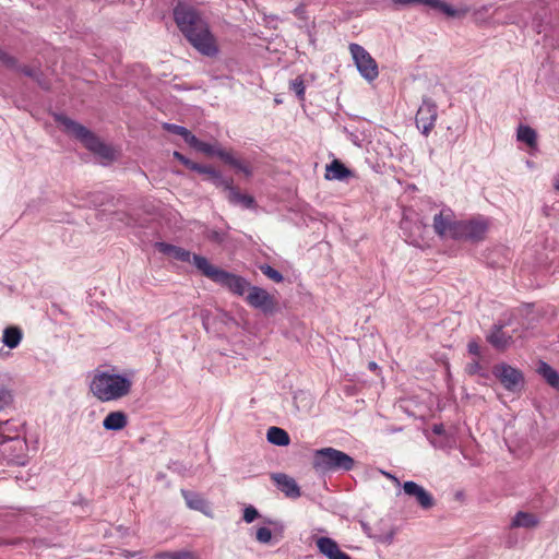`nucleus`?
Returning a JSON list of instances; mask_svg holds the SVG:
<instances>
[{"mask_svg":"<svg viewBox=\"0 0 559 559\" xmlns=\"http://www.w3.org/2000/svg\"><path fill=\"white\" fill-rule=\"evenodd\" d=\"M334 559H352L350 556H348L346 552L341 550L337 556H335Z\"/></svg>","mask_w":559,"mask_h":559,"instance_id":"3c124183","label":"nucleus"},{"mask_svg":"<svg viewBox=\"0 0 559 559\" xmlns=\"http://www.w3.org/2000/svg\"><path fill=\"white\" fill-rule=\"evenodd\" d=\"M155 247L159 252L182 262H193V257L195 255L189 250L166 242H156Z\"/></svg>","mask_w":559,"mask_h":559,"instance_id":"dca6fc26","label":"nucleus"},{"mask_svg":"<svg viewBox=\"0 0 559 559\" xmlns=\"http://www.w3.org/2000/svg\"><path fill=\"white\" fill-rule=\"evenodd\" d=\"M352 175V171L338 159L332 160L325 168V178L328 180H344Z\"/></svg>","mask_w":559,"mask_h":559,"instance_id":"a211bd4d","label":"nucleus"},{"mask_svg":"<svg viewBox=\"0 0 559 559\" xmlns=\"http://www.w3.org/2000/svg\"><path fill=\"white\" fill-rule=\"evenodd\" d=\"M290 90L295 92L300 100L305 99V84L301 78H297L290 82Z\"/></svg>","mask_w":559,"mask_h":559,"instance_id":"2f4dec72","label":"nucleus"},{"mask_svg":"<svg viewBox=\"0 0 559 559\" xmlns=\"http://www.w3.org/2000/svg\"><path fill=\"white\" fill-rule=\"evenodd\" d=\"M480 369V366L477 361H473L471 364H468L466 366V371L469 373V374H475L478 372V370Z\"/></svg>","mask_w":559,"mask_h":559,"instance_id":"a19ab883","label":"nucleus"},{"mask_svg":"<svg viewBox=\"0 0 559 559\" xmlns=\"http://www.w3.org/2000/svg\"><path fill=\"white\" fill-rule=\"evenodd\" d=\"M7 441H13L17 443L20 447H22V441L17 438H8L5 436H0V444L5 443Z\"/></svg>","mask_w":559,"mask_h":559,"instance_id":"79ce46f5","label":"nucleus"},{"mask_svg":"<svg viewBox=\"0 0 559 559\" xmlns=\"http://www.w3.org/2000/svg\"><path fill=\"white\" fill-rule=\"evenodd\" d=\"M205 237L212 242L222 243L225 240L226 235L222 231L211 229L206 231Z\"/></svg>","mask_w":559,"mask_h":559,"instance_id":"72a5a7b5","label":"nucleus"},{"mask_svg":"<svg viewBox=\"0 0 559 559\" xmlns=\"http://www.w3.org/2000/svg\"><path fill=\"white\" fill-rule=\"evenodd\" d=\"M349 51L355 61L359 73L369 82L373 81L378 74V64L370 53L358 44H350Z\"/></svg>","mask_w":559,"mask_h":559,"instance_id":"0eeeda50","label":"nucleus"},{"mask_svg":"<svg viewBox=\"0 0 559 559\" xmlns=\"http://www.w3.org/2000/svg\"><path fill=\"white\" fill-rule=\"evenodd\" d=\"M122 555L126 558H131V557H139L141 555V552L140 551L132 552V551H129V550H123Z\"/></svg>","mask_w":559,"mask_h":559,"instance_id":"8fccbe9b","label":"nucleus"},{"mask_svg":"<svg viewBox=\"0 0 559 559\" xmlns=\"http://www.w3.org/2000/svg\"><path fill=\"white\" fill-rule=\"evenodd\" d=\"M175 22L187 40L200 53L214 57L218 52L216 39L211 33L207 22L192 5L178 2L174 9Z\"/></svg>","mask_w":559,"mask_h":559,"instance_id":"f257e3e1","label":"nucleus"},{"mask_svg":"<svg viewBox=\"0 0 559 559\" xmlns=\"http://www.w3.org/2000/svg\"><path fill=\"white\" fill-rule=\"evenodd\" d=\"M394 530H391L389 533L386 534H383V535H379L377 536V540H379L380 543H383V544H386V545H390L392 542H393V538H394Z\"/></svg>","mask_w":559,"mask_h":559,"instance_id":"58836bf2","label":"nucleus"},{"mask_svg":"<svg viewBox=\"0 0 559 559\" xmlns=\"http://www.w3.org/2000/svg\"><path fill=\"white\" fill-rule=\"evenodd\" d=\"M488 230V223L481 217H476L469 221H460L457 239L480 241L485 238Z\"/></svg>","mask_w":559,"mask_h":559,"instance_id":"9b49d317","label":"nucleus"},{"mask_svg":"<svg viewBox=\"0 0 559 559\" xmlns=\"http://www.w3.org/2000/svg\"><path fill=\"white\" fill-rule=\"evenodd\" d=\"M417 1H418L417 3L425 4L430 8L437 9L450 17L461 19V17H464L469 11L467 7H462V8L455 9L442 0H417Z\"/></svg>","mask_w":559,"mask_h":559,"instance_id":"2eb2a0df","label":"nucleus"},{"mask_svg":"<svg viewBox=\"0 0 559 559\" xmlns=\"http://www.w3.org/2000/svg\"><path fill=\"white\" fill-rule=\"evenodd\" d=\"M266 437L270 443L281 447L288 445L290 441L288 433L278 427L269 428Z\"/></svg>","mask_w":559,"mask_h":559,"instance_id":"393cba45","label":"nucleus"},{"mask_svg":"<svg viewBox=\"0 0 559 559\" xmlns=\"http://www.w3.org/2000/svg\"><path fill=\"white\" fill-rule=\"evenodd\" d=\"M392 2L395 5H409V4H415L418 1L417 0H392Z\"/></svg>","mask_w":559,"mask_h":559,"instance_id":"37998d69","label":"nucleus"},{"mask_svg":"<svg viewBox=\"0 0 559 559\" xmlns=\"http://www.w3.org/2000/svg\"><path fill=\"white\" fill-rule=\"evenodd\" d=\"M56 121L59 122L68 133L80 140L87 150L99 156L102 159L110 162L115 158L114 150L102 142L96 134L84 126L63 115H56Z\"/></svg>","mask_w":559,"mask_h":559,"instance_id":"20e7f679","label":"nucleus"},{"mask_svg":"<svg viewBox=\"0 0 559 559\" xmlns=\"http://www.w3.org/2000/svg\"><path fill=\"white\" fill-rule=\"evenodd\" d=\"M133 372L96 371L90 384L93 395L102 402L120 400L130 394Z\"/></svg>","mask_w":559,"mask_h":559,"instance_id":"f03ea898","label":"nucleus"},{"mask_svg":"<svg viewBox=\"0 0 559 559\" xmlns=\"http://www.w3.org/2000/svg\"><path fill=\"white\" fill-rule=\"evenodd\" d=\"M190 146L195 151L202 152L209 156H218L224 163L234 167L238 171L243 173L247 177L251 176L252 174L250 167L247 164L236 158L230 152L223 150L218 144H209L200 141L197 136H194Z\"/></svg>","mask_w":559,"mask_h":559,"instance_id":"423d86ee","label":"nucleus"},{"mask_svg":"<svg viewBox=\"0 0 559 559\" xmlns=\"http://www.w3.org/2000/svg\"><path fill=\"white\" fill-rule=\"evenodd\" d=\"M435 431H436L437 433H440V432H441V428L436 427V428H435Z\"/></svg>","mask_w":559,"mask_h":559,"instance_id":"4d7b16f0","label":"nucleus"},{"mask_svg":"<svg viewBox=\"0 0 559 559\" xmlns=\"http://www.w3.org/2000/svg\"><path fill=\"white\" fill-rule=\"evenodd\" d=\"M537 372L547 381L549 385L559 390V373L547 362L539 361Z\"/></svg>","mask_w":559,"mask_h":559,"instance_id":"b1692460","label":"nucleus"},{"mask_svg":"<svg viewBox=\"0 0 559 559\" xmlns=\"http://www.w3.org/2000/svg\"><path fill=\"white\" fill-rule=\"evenodd\" d=\"M313 468L321 473L350 471L355 465L352 456L334 448H322L313 454Z\"/></svg>","mask_w":559,"mask_h":559,"instance_id":"39448f33","label":"nucleus"},{"mask_svg":"<svg viewBox=\"0 0 559 559\" xmlns=\"http://www.w3.org/2000/svg\"><path fill=\"white\" fill-rule=\"evenodd\" d=\"M0 61L9 68H14L16 66L15 58L10 56L8 52L3 51L1 48H0Z\"/></svg>","mask_w":559,"mask_h":559,"instance_id":"c9c22d12","label":"nucleus"},{"mask_svg":"<svg viewBox=\"0 0 559 559\" xmlns=\"http://www.w3.org/2000/svg\"><path fill=\"white\" fill-rule=\"evenodd\" d=\"M197 164H198V163H194V162H192V160H190V159H188V158H186V159H185V162H183V165H185L186 167L190 168L191 170H195V168H197Z\"/></svg>","mask_w":559,"mask_h":559,"instance_id":"a18cd8bd","label":"nucleus"},{"mask_svg":"<svg viewBox=\"0 0 559 559\" xmlns=\"http://www.w3.org/2000/svg\"><path fill=\"white\" fill-rule=\"evenodd\" d=\"M248 295L246 301L249 306L261 310L264 313H273L277 308V300L264 288L259 286H250L247 288Z\"/></svg>","mask_w":559,"mask_h":559,"instance_id":"6e6552de","label":"nucleus"},{"mask_svg":"<svg viewBox=\"0 0 559 559\" xmlns=\"http://www.w3.org/2000/svg\"><path fill=\"white\" fill-rule=\"evenodd\" d=\"M516 138L520 142L527 144L530 147L536 146V131L528 126H520L518 129Z\"/></svg>","mask_w":559,"mask_h":559,"instance_id":"cd10ccee","label":"nucleus"},{"mask_svg":"<svg viewBox=\"0 0 559 559\" xmlns=\"http://www.w3.org/2000/svg\"><path fill=\"white\" fill-rule=\"evenodd\" d=\"M22 73H24L26 76H29L34 80H38V75H39V70H36V69H33L31 67H21L19 69Z\"/></svg>","mask_w":559,"mask_h":559,"instance_id":"4c0bfd02","label":"nucleus"},{"mask_svg":"<svg viewBox=\"0 0 559 559\" xmlns=\"http://www.w3.org/2000/svg\"><path fill=\"white\" fill-rule=\"evenodd\" d=\"M193 264L205 277L237 296H242L249 287L250 283L245 277L211 264L210 261L202 255H194Z\"/></svg>","mask_w":559,"mask_h":559,"instance_id":"7ed1b4c3","label":"nucleus"},{"mask_svg":"<svg viewBox=\"0 0 559 559\" xmlns=\"http://www.w3.org/2000/svg\"><path fill=\"white\" fill-rule=\"evenodd\" d=\"M164 129L174 134H178V135L182 136L185 142L189 145L191 144V142L193 141V139L195 136L187 128L178 126V124L165 123Z\"/></svg>","mask_w":559,"mask_h":559,"instance_id":"c85d7f7f","label":"nucleus"},{"mask_svg":"<svg viewBox=\"0 0 559 559\" xmlns=\"http://www.w3.org/2000/svg\"><path fill=\"white\" fill-rule=\"evenodd\" d=\"M181 493L186 500L187 506L190 509L200 511L207 516L212 515L210 504L200 495L188 491V490H181Z\"/></svg>","mask_w":559,"mask_h":559,"instance_id":"f3484780","label":"nucleus"},{"mask_svg":"<svg viewBox=\"0 0 559 559\" xmlns=\"http://www.w3.org/2000/svg\"><path fill=\"white\" fill-rule=\"evenodd\" d=\"M228 191V200L234 204H241L243 207L250 209L254 205V199L251 195L242 194L238 189L233 187V181L229 180L228 187H223Z\"/></svg>","mask_w":559,"mask_h":559,"instance_id":"aec40b11","label":"nucleus"},{"mask_svg":"<svg viewBox=\"0 0 559 559\" xmlns=\"http://www.w3.org/2000/svg\"><path fill=\"white\" fill-rule=\"evenodd\" d=\"M258 516H259V513H258L257 509L252 506L247 507L243 511V520L247 523L253 522Z\"/></svg>","mask_w":559,"mask_h":559,"instance_id":"f704fd0d","label":"nucleus"},{"mask_svg":"<svg viewBox=\"0 0 559 559\" xmlns=\"http://www.w3.org/2000/svg\"><path fill=\"white\" fill-rule=\"evenodd\" d=\"M460 221H455L450 211H441L433 217V230L441 238L457 239Z\"/></svg>","mask_w":559,"mask_h":559,"instance_id":"9d476101","label":"nucleus"},{"mask_svg":"<svg viewBox=\"0 0 559 559\" xmlns=\"http://www.w3.org/2000/svg\"><path fill=\"white\" fill-rule=\"evenodd\" d=\"M271 478L277 485L278 489L288 498L300 497V488L293 477L283 473H275L271 475Z\"/></svg>","mask_w":559,"mask_h":559,"instance_id":"4468645a","label":"nucleus"},{"mask_svg":"<svg viewBox=\"0 0 559 559\" xmlns=\"http://www.w3.org/2000/svg\"><path fill=\"white\" fill-rule=\"evenodd\" d=\"M360 525H361L362 531H364V532H365L369 537H371L372 535H371V528H370V526H369L366 522H364V521H360Z\"/></svg>","mask_w":559,"mask_h":559,"instance_id":"c03bdc74","label":"nucleus"},{"mask_svg":"<svg viewBox=\"0 0 559 559\" xmlns=\"http://www.w3.org/2000/svg\"><path fill=\"white\" fill-rule=\"evenodd\" d=\"M156 558L163 559H199L193 552L190 551H175V552H160L156 555Z\"/></svg>","mask_w":559,"mask_h":559,"instance_id":"c756f323","label":"nucleus"},{"mask_svg":"<svg viewBox=\"0 0 559 559\" xmlns=\"http://www.w3.org/2000/svg\"><path fill=\"white\" fill-rule=\"evenodd\" d=\"M437 119V107L435 104L425 100L416 114V124L427 135L435 126Z\"/></svg>","mask_w":559,"mask_h":559,"instance_id":"f8f14e48","label":"nucleus"},{"mask_svg":"<svg viewBox=\"0 0 559 559\" xmlns=\"http://www.w3.org/2000/svg\"><path fill=\"white\" fill-rule=\"evenodd\" d=\"M260 271L266 276L269 277L270 280H272L273 282L275 283H281L283 282L284 277L283 275L275 269H273L271 265L269 264H263V265H260Z\"/></svg>","mask_w":559,"mask_h":559,"instance_id":"7c9ffc66","label":"nucleus"},{"mask_svg":"<svg viewBox=\"0 0 559 559\" xmlns=\"http://www.w3.org/2000/svg\"><path fill=\"white\" fill-rule=\"evenodd\" d=\"M197 164H198V163H194V162H192V160H190V159H188V158H186V159H185V162H183V165H185L186 167L190 168L191 170H195V168H197Z\"/></svg>","mask_w":559,"mask_h":559,"instance_id":"de8ad7c7","label":"nucleus"},{"mask_svg":"<svg viewBox=\"0 0 559 559\" xmlns=\"http://www.w3.org/2000/svg\"><path fill=\"white\" fill-rule=\"evenodd\" d=\"M492 373L508 391L518 392L523 386L524 378L522 372L510 365H496L492 368Z\"/></svg>","mask_w":559,"mask_h":559,"instance_id":"1a4fd4ad","label":"nucleus"},{"mask_svg":"<svg viewBox=\"0 0 559 559\" xmlns=\"http://www.w3.org/2000/svg\"><path fill=\"white\" fill-rule=\"evenodd\" d=\"M537 524L538 520L534 514L522 511L518 512L512 520V526L514 527L532 528Z\"/></svg>","mask_w":559,"mask_h":559,"instance_id":"bb28decb","label":"nucleus"},{"mask_svg":"<svg viewBox=\"0 0 559 559\" xmlns=\"http://www.w3.org/2000/svg\"><path fill=\"white\" fill-rule=\"evenodd\" d=\"M194 171L207 175L209 179L212 180V182L216 187H228L229 185V179L224 178L219 171H217L215 168L211 166L197 164V168Z\"/></svg>","mask_w":559,"mask_h":559,"instance_id":"5701e85b","label":"nucleus"},{"mask_svg":"<svg viewBox=\"0 0 559 559\" xmlns=\"http://www.w3.org/2000/svg\"><path fill=\"white\" fill-rule=\"evenodd\" d=\"M554 188L559 191V175L556 177L555 181H554Z\"/></svg>","mask_w":559,"mask_h":559,"instance_id":"5fc2aeb1","label":"nucleus"},{"mask_svg":"<svg viewBox=\"0 0 559 559\" xmlns=\"http://www.w3.org/2000/svg\"><path fill=\"white\" fill-rule=\"evenodd\" d=\"M43 88H49L48 84L43 79V73L39 71L38 80H35Z\"/></svg>","mask_w":559,"mask_h":559,"instance_id":"09e8293b","label":"nucleus"},{"mask_svg":"<svg viewBox=\"0 0 559 559\" xmlns=\"http://www.w3.org/2000/svg\"><path fill=\"white\" fill-rule=\"evenodd\" d=\"M128 424L127 415L123 412L117 411L109 413L104 421L103 426L107 430H121Z\"/></svg>","mask_w":559,"mask_h":559,"instance_id":"4be33fe9","label":"nucleus"},{"mask_svg":"<svg viewBox=\"0 0 559 559\" xmlns=\"http://www.w3.org/2000/svg\"><path fill=\"white\" fill-rule=\"evenodd\" d=\"M369 367H370L371 369H374V368L377 367V365H376V362H370V364H369Z\"/></svg>","mask_w":559,"mask_h":559,"instance_id":"6e6d98bb","label":"nucleus"},{"mask_svg":"<svg viewBox=\"0 0 559 559\" xmlns=\"http://www.w3.org/2000/svg\"><path fill=\"white\" fill-rule=\"evenodd\" d=\"M197 164H198V163H194V162H192V160H190V159H188V158H186V159H185V162H183V165H185L186 167L190 168L191 170H195V168H197Z\"/></svg>","mask_w":559,"mask_h":559,"instance_id":"49530a36","label":"nucleus"},{"mask_svg":"<svg viewBox=\"0 0 559 559\" xmlns=\"http://www.w3.org/2000/svg\"><path fill=\"white\" fill-rule=\"evenodd\" d=\"M403 490L407 496L414 497L423 509H430L435 506L433 497L415 481H405Z\"/></svg>","mask_w":559,"mask_h":559,"instance_id":"ddd939ff","label":"nucleus"},{"mask_svg":"<svg viewBox=\"0 0 559 559\" xmlns=\"http://www.w3.org/2000/svg\"><path fill=\"white\" fill-rule=\"evenodd\" d=\"M12 401L11 393L5 388H0V409L8 406Z\"/></svg>","mask_w":559,"mask_h":559,"instance_id":"e433bc0d","label":"nucleus"},{"mask_svg":"<svg viewBox=\"0 0 559 559\" xmlns=\"http://www.w3.org/2000/svg\"><path fill=\"white\" fill-rule=\"evenodd\" d=\"M22 340V331L17 326H8L3 331L2 342L9 348H15Z\"/></svg>","mask_w":559,"mask_h":559,"instance_id":"a878e982","label":"nucleus"},{"mask_svg":"<svg viewBox=\"0 0 559 559\" xmlns=\"http://www.w3.org/2000/svg\"><path fill=\"white\" fill-rule=\"evenodd\" d=\"M487 341L497 349H506L512 342V337L502 331L501 326H495L487 336Z\"/></svg>","mask_w":559,"mask_h":559,"instance_id":"412c9836","label":"nucleus"},{"mask_svg":"<svg viewBox=\"0 0 559 559\" xmlns=\"http://www.w3.org/2000/svg\"><path fill=\"white\" fill-rule=\"evenodd\" d=\"M468 352L475 356H479L480 347L476 342H469L468 343Z\"/></svg>","mask_w":559,"mask_h":559,"instance_id":"ea45409f","label":"nucleus"},{"mask_svg":"<svg viewBox=\"0 0 559 559\" xmlns=\"http://www.w3.org/2000/svg\"><path fill=\"white\" fill-rule=\"evenodd\" d=\"M174 157L177 158L179 162H181L183 164L185 159L187 158L186 156H183L181 153L179 152H174Z\"/></svg>","mask_w":559,"mask_h":559,"instance_id":"603ef678","label":"nucleus"},{"mask_svg":"<svg viewBox=\"0 0 559 559\" xmlns=\"http://www.w3.org/2000/svg\"><path fill=\"white\" fill-rule=\"evenodd\" d=\"M316 545L320 554L328 559H334L338 555L341 548L338 544L330 537H319L316 539Z\"/></svg>","mask_w":559,"mask_h":559,"instance_id":"6ab92c4d","label":"nucleus"},{"mask_svg":"<svg viewBox=\"0 0 559 559\" xmlns=\"http://www.w3.org/2000/svg\"><path fill=\"white\" fill-rule=\"evenodd\" d=\"M384 475L390 478L395 485L400 486V480L394 476V475H391L389 473H384Z\"/></svg>","mask_w":559,"mask_h":559,"instance_id":"864d4df0","label":"nucleus"},{"mask_svg":"<svg viewBox=\"0 0 559 559\" xmlns=\"http://www.w3.org/2000/svg\"><path fill=\"white\" fill-rule=\"evenodd\" d=\"M255 538L261 544H267L272 539V532L267 527H260L257 531Z\"/></svg>","mask_w":559,"mask_h":559,"instance_id":"473e14b6","label":"nucleus"}]
</instances>
